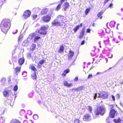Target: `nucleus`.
Returning a JSON list of instances; mask_svg holds the SVG:
<instances>
[{"mask_svg":"<svg viewBox=\"0 0 123 123\" xmlns=\"http://www.w3.org/2000/svg\"><path fill=\"white\" fill-rule=\"evenodd\" d=\"M105 109L104 106H98L94 111V113L95 114V116L93 115V117L95 118L98 117V116L100 114L101 115H103L105 113Z\"/></svg>","mask_w":123,"mask_h":123,"instance_id":"nucleus-1","label":"nucleus"},{"mask_svg":"<svg viewBox=\"0 0 123 123\" xmlns=\"http://www.w3.org/2000/svg\"><path fill=\"white\" fill-rule=\"evenodd\" d=\"M47 28L45 26L42 27L39 30L36 31L37 32L43 35H45L47 33Z\"/></svg>","mask_w":123,"mask_h":123,"instance_id":"nucleus-2","label":"nucleus"},{"mask_svg":"<svg viewBox=\"0 0 123 123\" xmlns=\"http://www.w3.org/2000/svg\"><path fill=\"white\" fill-rule=\"evenodd\" d=\"M51 24L52 26H62L63 25L62 23L59 22L56 19L53 20Z\"/></svg>","mask_w":123,"mask_h":123,"instance_id":"nucleus-3","label":"nucleus"},{"mask_svg":"<svg viewBox=\"0 0 123 123\" xmlns=\"http://www.w3.org/2000/svg\"><path fill=\"white\" fill-rule=\"evenodd\" d=\"M109 94L105 92H100L98 94V97L103 99H106L108 98Z\"/></svg>","mask_w":123,"mask_h":123,"instance_id":"nucleus-4","label":"nucleus"},{"mask_svg":"<svg viewBox=\"0 0 123 123\" xmlns=\"http://www.w3.org/2000/svg\"><path fill=\"white\" fill-rule=\"evenodd\" d=\"M51 19L50 15H46L43 17V21L46 23L49 22L50 20Z\"/></svg>","mask_w":123,"mask_h":123,"instance_id":"nucleus-5","label":"nucleus"},{"mask_svg":"<svg viewBox=\"0 0 123 123\" xmlns=\"http://www.w3.org/2000/svg\"><path fill=\"white\" fill-rule=\"evenodd\" d=\"M64 18V16L61 15H59L58 16L56 19L59 22H61V23H62L63 25L64 23V21L65 20Z\"/></svg>","mask_w":123,"mask_h":123,"instance_id":"nucleus-6","label":"nucleus"},{"mask_svg":"<svg viewBox=\"0 0 123 123\" xmlns=\"http://www.w3.org/2000/svg\"><path fill=\"white\" fill-rule=\"evenodd\" d=\"M31 14V12L29 10H27L24 12L23 17L25 19H26L29 17L30 16Z\"/></svg>","mask_w":123,"mask_h":123,"instance_id":"nucleus-7","label":"nucleus"},{"mask_svg":"<svg viewBox=\"0 0 123 123\" xmlns=\"http://www.w3.org/2000/svg\"><path fill=\"white\" fill-rule=\"evenodd\" d=\"M117 112L114 109H112L111 110L109 114L110 117L112 118H114Z\"/></svg>","mask_w":123,"mask_h":123,"instance_id":"nucleus-8","label":"nucleus"},{"mask_svg":"<svg viewBox=\"0 0 123 123\" xmlns=\"http://www.w3.org/2000/svg\"><path fill=\"white\" fill-rule=\"evenodd\" d=\"M83 120L84 121H89L91 119V118L89 114H86L83 117Z\"/></svg>","mask_w":123,"mask_h":123,"instance_id":"nucleus-9","label":"nucleus"},{"mask_svg":"<svg viewBox=\"0 0 123 123\" xmlns=\"http://www.w3.org/2000/svg\"><path fill=\"white\" fill-rule=\"evenodd\" d=\"M74 53L71 50H70L69 53L68 55V59L69 60H70L72 59V57L74 56Z\"/></svg>","mask_w":123,"mask_h":123,"instance_id":"nucleus-10","label":"nucleus"},{"mask_svg":"<svg viewBox=\"0 0 123 123\" xmlns=\"http://www.w3.org/2000/svg\"><path fill=\"white\" fill-rule=\"evenodd\" d=\"M85 31V27L83 28L81 31L80 33L79 36V38L80 39L81 38L83 37L84 34V32Z\"/></svg>","mask_w":123,"mask_h":123,"instance_id":"nucleus-11","label":"nucleus"},{"mask_svg":"<svg viewBox=\"0 0 123 123\" xmlns=\"http://www.w3.org/2000/svg\"><path fill=\"white\" fill-rule=\"evenodd\" d=\"M1 30L3 32L6 34L8 31V28L6 27L3 26L2 27Z\"/></svg>","mask_w":123,"mask_h":123,"instance_id":"nucleus-12","label":"nucleus"},{"mask_svg":"<svg viewBox=\"0 0 123 123\" xmlns=\"http://www.w3.org/2000/svg\"><path fill=\"white\" fill-rule=\"evenodd\" d=\"M29 41L26 40L24 41L22 43V45L24 46H27L30 43Z\"/></svg>","mask_w":123,"mask_h":123,"instance_id":"nucleus-13","label":"nucleus"},{"mask_svg":"<svg viewBox=\"0 0 123 123\" xmlns=\"http://www.w3.org/2000/svg\"><path fill=\"white\" fill-rule=\"evenodd\" d=\"M20 67H17L15 69V74L17 75H18V73H19L20 71Z\"/></svg>","mask_w":123,"mask_h":123,"instance_id":"nucleus-14","label":"nucleus"},{"mask_svg":"<svg viewBox=\"0 0 123 123\" xmlns=\"http://www.w3.org/2000/svg\"><path fill=\"white\" fill-rule=\"evenodd\" d=\"M103 53L108 56L110 53V50L108 49H105L104 50Z\"/></svg>","mask_w":123,"mask_h":123,"instance_id":"nucleus-15","label":"nucleus"},{"mask_svg":"<svg viewBox=\"0 0 123 123\" xmlns=\"http://www.w3.org/2000/svg\"><path fill=\"white\" fill-rule=\"evenodd\" d=\"M24 62V58H21L19 59L18 63L19 65H22Z\"/></svg>","mask_w":123,"mask_h":123,"instance_id":"nucleus-16","label":"nucleus"},{"mask_svg":"<svg viewBox=\"0 0 123 123\" xmlns=\"http://www.w3.org/2000/svg\"><path fill=\"white\" fill-rule=\"evenodd\" d=\"M35 35V34L34 33L31 34L28 37L27 40L30 41Z\"/></svg>","mask_w":123,"mask_h":123,"instance_id":"nucleus-17","label":"nucleus"},{"mask_svg":"<svg viewBox=\"0 0 123 123\" xmlns=\"http://www.w3.org/2000/svg\"><path fill=\"white\" fill-rule=\"evenodd\" d=\"M48 11L47 9H43L41 12V14L42 15H43L46 14Z\"/></svg>","mask_w":123,"mask_h":123,"instance_id":"nucleus-18","label":"nucleus"},{"mask_svg":"<svg viewBox=\"0 0 123 123\" xmlns=\"http://www.w3.org/2000/svg\"><path fill=\"white\" fill-rule=\"evenodd\" d=\"M36 71L34 72L33 74L31 75L32 78L34 80H36L37 79V76L36 75Z\"/></svg>","mask_w":123,"mask_h":123,"instance_id":"nucleus-19","label":"nucleus"},{"mask_svg":"<svg viewBox=\"0 0 123 123\" xmlns=\"http://www.w3.org/2000/svg\"><path fill=\"white\" fill-rule=\"evenodd\" d=\"M64 49V47L63 46H61L60 47L59 50H58V52L59 53H62L63 52Z\"/></svg>","mask_w":123,"mask_h":123,"instance_id":"nucleus-20","label":"nucleus"},{"mask_svg":"<svg viewBox=\"0 0 123 123\" xmlns=\"http://www.w3.org/2000/svg\"><path fill=\"white\" fill-rule=\"evenodd\" d=\"M10 123H21L18 120H12L11 121Z\"/></svg>","mask_w":123,"mask_h":123,"instance_id":"nucleus-21","label":"nucleus"},{"mask_svg":"<svg viewBox=\"0 0 123 123\" xmlns=\"http://www.w3.org/2000/svg\"><path fill=\"white\" fill-rule=\"evenodd\" d=\"M64 84L66 86L69 87L72 86V84H68L67 81H64Z\"/></svg>","mask_w":123,"mask_h":123,"instance_id":"nucleus-22","label":"nucleus"},{"mask_svg":"<svg viewBox=\"0 0 123 123\" xmlns=\"http://www.w3.org/2000/svg\"><path fill=\"white\" fill-rule=\"evenodd\" d=\"M121 119L119 118L117 119H114L113 120V121L116 123H119L121 121Z\"/></svg>","mask_w":123,"mask_h":123,"instance_id":"nucleus-23","label":"nucleus"},{"mask_svg":"<svg viewBox=\"0 0 123 123\" xmlns=\"http://www.w3.org/2000/svg\"><path fill=\"white\" fill-rule=\"evenodd\" d=\"M116 22L115 21H111L110 22V25L111 27H114Z\"/></svg>","mask_w":123,"mask_h":123,"instance_id":"nucleus-24","label":"nucleus"},{"mask_svg":"<svg viewBox=\"0 0 123 123\" xmlns=\"http://www.w3.org/2000/svg\"><path fill=\"white\" fill-rule=\"evenodd\" d=\"M83 88H84L83 86H80L79 87L76 88L75 90L76 91L81 90H83Z\"/></svg>","mask_w":123,"mask_h":123,"instance_id":"nucleus-25","label":"nucleus"},{"mask_svg":"<svg viewBox=\"0 0 123 123\" xmlns=\"http://www.w3.org/2000/svg\"><path fill=\"white\" fill-rule=\"evenodd\" d=\"M62 3L61 2V3L58 5L56 8V11H58L60 9V8L62 4Z\"/></svg>","mask_w":123,"mask_h":123,"instance_id":"nucleus-26","label":"nucleus"},{"mask_svg":"<svg viewBox=\"0 0 123 123\" xmlns=\"http://www.w3.org/2000/svg\"><path fill=\"white\" fill-rule=\"evenodd\" d=\"M80 27V25L76 26L73 29V30L75 32H76L79 29Z\"/></svg>","mask_w":123,"mask_h":123,"instance_id":"nucleus-27","label":"nucleus"},{"mask_svg":"<svg viewBox=\"0 0 123 123\" xmlns=\"http://www.w3.org/2000/svg\"><path fill=\"white\" fill-rule=\"evenodd\" d=\"M69 6V4L68 3H65L64 6V8L66 11L67 7L68 6Z\"/></svg>","mask_w":123,"mask_h":123,"instance_id":"nucleus-28","label":"nucleus"},{"mask_svg":"<svg viewBox=\"0 0 123 123\" xmlns=\"http://www.w3.org/2000/svg\"><path fill=\"white\" fill-rule=\"evenodd\" d=\"M2 23L4 25L3 26L7 27L8 23L7 22L5 21V20L3 21L2 22Z\"/></svg>","mask_w":123,"mask_h":123,"instance_id":"nucleus-29","label":"nucleus"},{"mask_svg":"<svg viewBox=\"0 0 123 123\" xmlns=\"http://www.w3.org/2000/svg\"><path fill=\"white\" fill-rule=\"evenodd\" d=\"M40 38V37L36 36L35 37V38L34 40V42H37L38 39Z\"/></svg>","mask_w":123,"mask_h":123,"instance_id":"nucleus-30","label":"nucleus"},{"mask_svg":"<svg viewBox=\"0 0 123 123\" xmlns=\"http://www.w3.org/2000/svg\"><path fill=\"white\" fill-rule=\"evenodd\" d=\"M30 68L31 69L33 70L34 72L36 70V68L33 65H31V66Z\"/></svg>","mask_w":123,"mask_h":123,"instance_id":"nucleus-31","label":"nucleus"},{"mask_svg":"<svg viewBox=\"0 0 123 123\" xmlns=\"http://www.w3.org/2000/svg\"><path fill=\"white\" fill-rule=\"evenodd\" d=\"M33 118L34 119L36 120L38 119V117L37 115L36 114L33 115Z\"/></svg>","mask_w":123,"mask_h":123,"instance_id":"nucleus-32","label":"nucleus"},{"mask_svg":"<svg viewBox=\"0 0 123 123\" xmlns=\"http://www.w3.org/2000/svg\"><path fill=\"white\" fill-rule=\"evenodd\" d=\"M36 46V45L35 44H33L32 45V46L31 47V48L32 50H34Z\"/></svg>","mask_w":123,"mask_h":123,"instance_id":"nucleus-33","label":"nucleus"},{"mask_svg":"<svg viewBox=\"0 0 123 123\" xmlns=\"http://www.w3.org/2000/svg\"><path fill=\"white\" fill-rule=\"evenodd\" d=\"M25 110H21L20 112V114L21 115L25 114Z\"/></svg>","mask_w":123,"mask_h":123,"instance_id":"nucleus-34","label":"nucleus"},{"mask_svg":"<svg viewBox=\"0 0 123 123\" xmlns=\"http://www.w3.org/2000/svg\"><path fill=\"white\" fill-rule=\"evenodd\" d=\"M32 111L30 110H29L27 111V114L29 115H32Z\"/></svg>","mask_w":123,"mask_h":123,"instance_id":"nucleus-35","label":"nucleus"},{"mask_svg":"<svg viewBox=\"0 0 123 123\" xmlns=\"http://www.w3.org/2000/svg\"><path fill=\"white\" fill-rule=\"evenodd\" d=\"M18 87L17 85H15L14 86L13 88V90L15 92L16 91L18 90Z\"/></svg>","mask_w":123,"mask_h":123,"instance_id":"nucleus-36","label":"nucleus"},{"mask_svg":"<svg viewBox=\"0 0 123 123\" xmlns=\"http://www.w3.org/2000/svg\"><path fill=\"white\" fill-rule=\"evenodd\" d=\"M87 110L88 111L90 112V113L92 112V109L91 107L90 106H88V107Z\"/></svg>","mask_w":123,"mask_h":123,"instance_id":"nucleus-37","label":"nucleus"},{"mask_svg":"<svg viewBox=\"0 0 123 123\" xmlns=\"http://www.w3.org/2000/svg\"><path fill=\"white\" fill-rule=\"evenodd\" d=\"M103 31L102 29L99 30L98 31V34H101L103 33Z\"/></svg>","mask_w":123,"mask_h":123,"instance_id":"nucleus-38","label":"nucleus"},{"mask_svg":"<svg viewBox=\"0 0 123 123\" xmlns=\"http://www.w3.org/2000/svg\"><path fill=\"white\" fill-rule=\"evenodd\" d=\"M45 60H41L39 61V63L42 65L45 62Z\"/></svg>","mask_w":123,"mask_h":123,"instance_id":"nucleus-39","label":"nucleus"},{"mask_svg":"<svg viewBox=\"0 0 123 123\" xmlns=\"http://www.w3.org/2000/svg\"><path fill=\"white\" fill-rule=\"evenodd\" d=\"M3 94L4 96L5 97H7V95H8V92L6 90V91H5L3 92Z\"/></svg>","mask_w":123,"mask_h":123,"instance_id":"nucleus-40","label":"nucleus"},{"mask_svg":"<svg viewBox=\"0 0 123 123\" xmlns=\"http://www.w3.org/2000/svg\"><path fill=\"white\" fill-rule=\"evenodd\" d=\"M70 71V70L69 69H67L64 71V73H65L66 74L69 73Z\"/></svg>","mask_w":123,"mask_h":123,"instance_id":"nucleus-41","label":"nucleus"},{"mask_svg":"<svg viewBox=\"0 0 123 123\" xmlns=\"http://www.w3.org/2000/svg\"><path fill=\"white\" fill-rule=\"evenodd\" d=\"M22 75L23 76L25 77L27 75V73L26 71H24L23 72Z\"/></svg>","mask_w":123,"mask_h":123,"instance_id":"nucleus-42","label":"nucleus"},{"mask_svg":"<svg viewBox=\"0 0 123 123\" xmlns=\"http://www.w3.org/2000/svg\"><path fill=\"white\" fill-rule=\"evenodd\" d=\"M90 10L89 9H86L85 12V14L86 15H87L88 12H89Z\"/></svg>","mask_w":123,"mask_h":123,"instance_id":"nucleus-43","label":"nucleus"},{"mask_svg":"<svg viewBox=\"0 0 123 123\" xmlns=\"http://www.w3.org/2000/svg\"><path fill=\"white\" fill-rule=\"evenodd\" d=\"M5 81H6V79H5L4 78H2L1 80V82L2 83L5 82Z\"/></svg>","mask_w":123,"mask_h":123,"instance_id":"nucleus-44","label":"nucleus"},{"mask_svg":"<svg viewBox=\"0 0 123 123\" xmlns=\"http://www.w3.org/2000/svg\"><path fill=\"white\" fill-rule=\"evenodd\" d=\"M103 13V12H99L97 15L98 16V17H100L101 16V15Z\"/></svg>","mask_w":123,"mask_h":123,"instance_id":"nucleus-45","label":"nucleus"},{"mask_svg":"<svg viewBox=\"0 0 123 123\" xmlns=\"http://www.w3.org/2000/svg\"><path fill=\"white\" fill-rule=\"evenodd\" d=\"M116 98L117 100H118L120 98V95L118 94H117L116 95Z\"/></svg>","mask_w":123,"mask_h":123,"instance_id":"nucleus-46","label":"nucleus"},{"mask_svg":"<svg viewBox=\"0 0 123 123\" xmlns=\"http://www.w3.org/2000/svg\"><path fill=\"white\" fill-rule=\"evenodd\" d=\"M23 36L22 35H20L19 37L18 38V41H20V40L22 39L23 38Z\"/></svg>","mask_w":123,"mask_h":123,"instance_id":"nucleus-47","label":"nucleus"},{"mask_svg":"<svg viewBox=\"0 0 123 123\" xmlns=\"http://www.w3.org/2000/svg\"><path fill=\"white\" fill-rule=\"evenodd\" d=\"M27 55L28 57L31 58V54L30 53H28L27 54Z\"/></svg>","mask_w":123,"mask_h":123,"instance_id":"nucleus-48","label":"nucleus"},{"mask_svg":"<svg viewBox=\"0 0 123 123\" xmlns=\"http://www.w3.org/2000/svg\"><path fill=\"white\" fill-rule=\"evenodd\" d=\"M92 77V74H89L87 77L88 79H90Z\"/></svg>","mask_w":123,"mask_h":123,"instance_id":"nucleus-49","label":"nucleus"},{"mask_svg":"<svg viewBox=\"0 0 123 123\" xmlns=\"http://www.w3.org/2000/svg\"><path fill=\"white\" fill-rule=\"evenodd\" d=\"M93 95V99H95L97 97V94L96 93L95 94Z\"/></svg>","mask_w":123,"mask_h":123,"instance_id":"nucleus-50","label":"nucleus"},{"mask_svg":"<svg viewBox=\"0 0 123 123\" xmlns=\"http://www.w3.org/2000/svg\"><path fill=\"white\" fill-rule=\"evenodd\" d=\"M91 30L89 29H88L86 30V32L87 33H90V32Z\"/></svg>","mask_w":123,"mask_h":123,"instance_id":"nucleus-51","label":"nucleus"},{"mask_svg":"<svg viewBox=\"0 0 123 123\" xmlns=\"http://www.w3.org/2000/svg\"><path fill=\"white\" fill-rule=\"evenodd\" d=\"M110 107L111 108V110L113 109L112 108H114L115 107V105H110Z\"/></svg>","mask_w":123,"mask_h":123,"instance_id":"nucleus-52","label":"nucleus"},{"mask_svg":"<svg viewBox=\"0 0 123 123\" xmlns=\"http://www.w3.org/2000/svg\"><path fill=\"white\" fill-rule=\"evenodd\" d=\"M38 67L39 68H41L42 65L40 64L39 63L38 64Z\"/></svg>","mask_w":123,"mask_h":123,"instance_id":"nucleus-53","label":"nucleus"},{"mask_svg":"<svg viewBox=\"0 0 123 123\" xmlns=\"http://www.w3.org/2000/svg\"><path fill=\"white\" fill-rule=\"evenodd\" d=\"M113 4L112 3H111L109 5V7L111 9L113 7Z\"/></svg>","mask_w":123,"mask_h":123,"instance_id":"nucleus-54","label":"nucleus"},{"mask_svg":"<svg viewBox=\"0 0 123 123\" xmlns=\"http://www.w3.org/2000/svg\"><path fill=\"white\" fill-rule=\"evenodd\" d=\"M111 97L113 99V101H115V96L113 95L111 96Z\"/></svg>","mask_w":123,"mask_h":123,"instance_id":"nucleus-55","label":"nucleus"},{"mask_svg":"<svg viewBox=\"0 0 123 123\" xmlns=\"http://www.w3.org/2000/svg\"><path fill=\"white\" fill-rule=\"evenodd\" d=\"M78 77L77 76H76V77L74 79V80L75 81H77L78 80Z\"/></svg>","mask_w":123,"mask_h":123,"instance_id":"nucleus-56","label":"nucleus"},{"mask_svg":"<svg viewBox=\"0 0 123 123\" xmlns=\"http://www.w3.org/2000/svg\"><path fill=\"white\" fill-rule=\"evenodd\" d=\"M18 31L17 30H15V32H13L12 33L13 34H16L18 32Z\"/></svg>","mask_w":123,"mask_h":123,"instance_id":"nucleus-57","label":"nucleus"},{"mask_svg":"<svg viewBox=\"0 0 123 123\" xmlns=\"http://www.w3.org/2000/svg\"><path fill=\"white\" fill-rule=\"evenodd\" d=\"M109 0H105L104 3V4H106Z\"/></svg>","mask_w":123,"mask_h":123,"instance_id":"nucleus-58","label":"nucleus"},{"mask_svg":"<svg viewBox=\"0 0 123 123\" xmlns=\"http://www.w3.org/2000/svg\"><path fill=\"white\" fill-rule=\"evenodd\" d=\"M8 25L9 24H10V27H9V29L10 28V27L11 26V21H10V20H9L8 19Z\"/></svg>","mask_w":123,"mask_h":123,"instance_id":"nucleus-59","label":"nucleus"},{"mask_svg":"<svg viewBox=\"0 0 123 123\" xmlns=\"http://www.w3.org/2000/svg\"><path fill=\"white\" fill-rule=\"evenodd\" d=\"M85 43V42L84 40L82 41L81 42V45H82L84 44Z\"/></svg>","mask_w":123,"mask_h":123,"instance_id":"nucleus-60","label":"nucleus"},{"mask_svg":"<svg viewBox=\"0 0 123 123\" xmlns=\"http://www.w3.org/2000/svg\"><path fill=\"white\" fill-rule=\"evenodd\" d=\"M113 41H114V42H115V43H119V42L118 41H115V39L114 38V39H113Z\"/></svg>","mask_w":123,"mask_h":123,"instance_id":"nucleus-61","label":"nucleus"},{"mask_svg":"<svg viewBox=\"0 0 123 123\" xmlns=\"http://www.w3.org/2000/svg\"><path fill=\"white\" fill-rule=\"evenodd\" d=\"M36 57V56H35L32 59V60L34 61L35 60Z\"/></svg>","mask_w":123,"mask_h":123,"instance_id":"nucleus-62","label":"nucleus"},{"mask_svg":"<svg viewBox=\"0 0 123 123\" xmlns=\"http://www.w3.org/2000/svg\"><path fill=\"white\" fill-rule=\"evenodd\" d=\"M23 123H28V121L26 120H24L23 122Z\"/></svg>","mask_w":123,"mask_h":123,"instance_id":"nucleus-63","label":"nucleus"},{"mask_svg":"<svg viewBox=\"0 0 123 123\" xmlns=\"http://www.w3.org/2000/svg\"><path fill=\"white\" fill-rule=\"evenodd\" d=\"M37 17V15H34L33 16V18H36Z\"/></svg>","mask_w":123,"mask_h":123,"instance_id":"nucleus-64","label":"nucleus"}]
</instances>
